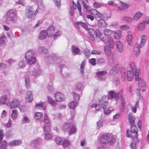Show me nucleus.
Returning <instances> with one entry per match:
<instances>
[{
  "instance_id": "obj_54",
  "label": "nucleus",
  "mask_w": 149,
  "mask_h": 149,
  "mask_svg": "<svg viewBox=\"0 0 149 149\" xmlns=\"http://www.w3.org/2000/svg\"><path fill=\"white\" fill-rule=\"evenodd\" d=\"M70 144V142L66 139H64V141H63V143H62V145H63V147H64L69 146Z\"/></svg>"
},
{
  "instance_id": "obj_49",
  "label": "nucleus",
  "mask_w": 149,
  "mask_h": 149,
  "mask_svg": "<svg viewBox=\"0 0 149 149\" xmlns=\"http://www.w3.org/2000/svg\"><path fill=\"white\" fill-rule=\"evenodd\" d=\"M86 61H83L81 63L80 65V73L81 74H83L84 73V66L86 64Z\"/></svg>"
},
{
  "instance_id": "obj_21",
  "label": "nucleus",
  "mask_w": 149,
  "mask_h": 149,
  "mask_svg": "<svg viewBox=\"0 0 149 149\" xmlns=\"http://www.w3.org/2000/svg\"><path fill=\"white\" fill-rule=\"evenodd\" d=\"M119 67L118 65L113 66L110 71V73L113 75H115L119 71Z\"/></svg>"
},
{
  "instance_id": "obj_14",
  "label": "nucleus",
  "mask_w": 149,
  "mask_h": 149,
  "mask_svg": "<svg viewBox=\"0 0 149 149\" xmlns=\"http://www.w3.org/2000/svg\"><path fill=\"white\" fill-rule=\"evenodd\" d=\"M26 60L27 61L29 64L31 65L35 63L36 61V58L34 56H25Z\"/></svg>"
},
{
  "instance_id": "obj_47",
  "label": "nucleus",
  "mask_w": 149,
  "mask_h": 149,
  "mask_svg": "<svg viewBox=\"0 0 149 149\" xmlns=\"http://www.w3.org/2000/svg\"><path fill=\"white\" fill-rule=\"evenodd\" d=\"M74 100L76 102H78L80 98V95L79 94L74 92L73 94Z\"/></svg>"
},
{
  "instance_id": "obj_8",
  "label": "nucleus",
  "mask_w": 149,
  "mask_h": 149,
  "mask_svg": "<svg viewBox=\"0 0 149 149\" xmlns=\"http://www.w3.org/2000/svg\"><path fill=\"white\" fill-rule=\"evenodd\" d=\"M139 81L138 82V85L139 86V89L142 91H145L146 89V83L143 80H142L139 77Z\"/></svg>"
},
{
  "instance_id": "obj_20",
  "label": "nucleus",
  "mask_w": 149,
  "mask_h": 149,
  "mask_svg": "<svg viewBox=\"0 0 149 149\" xmlns=\"http://www.w3.org/2000/svg\"><path fill=\"white\" fill-rule=\"evenodd\" d=\"M104 50L105 54L107 55H109L110 56L112 55L113 56L115 55V54L113 52H111V49L107 46L104 47Z\"/></svg>"
},
{
  "instance_id": "obj_43",
  "label": "nucleus",
  "mask_w": 149,
  "mask_h": 149,
  "mask_svg": "<svg viewBox=\"0 0 149 149\" xmlns=\"http://www.w3.org/2000/svg\"><path fill=\"white\" fill-rule=\"evenodd\" d=\"M77 104V103L76 102L73 101L68 104V106L70 109H74L76 107Z\"/></svg>"
},
{
  "instance_id": "obj_1",
  "label": "nucleus",
  "mask_w": 149,
  "mask_h": 149,
  "mask_svg": "<svg viewBox=\"0 0 149 149\" xmlns=\"http://www.w3.org/2000/svg\"><path fill=\"white\" fill-rule=\"evenodd\" d=\"M128 115V120L131 126L130 130H127L126 136L127 137L132 138L133 141L136 142L138 140L139 134L138 129L135 125L136 118L131 114H129Z\"/></svg>"
},
{
  "instance_id": "obj_27",
  "label": "nucleus",
  "mask_w": 149,
  "mask_h": 149,
  "mask_svg": "<svg viewBox=\"0 0 149 149\" xmlns=\"http://www.w3.org/2000/svg\"><path fill=\"white\" fill-rule=\"evenodd\" d=\"M71 123H66L63 125L62 129L64 131H67L70 127Z\"/></svg>"
},
{
  "instance_id": "obj_25",
  "label": "nucleus",
  "mask_w": 149,
  "mask_h": 149,
  "mask_svg": "<svg viewBox=\"0 0 149 149\" xmlns=\"http://www.w3.org/2000/svg\"><path fill=\"white\" fill-rule=\"evenodd\" d=\"M77 131L75 125L74 124H72L70 127L68 132V134L71 135L75 133Z\"/></svg>"
},
{
  "instance_id": "obj_60",
  "label": "nucleus",
  "mask_w": 149,
  "mask_h": 149,
  "mask_svg": "<svg viewBox=\"0 0 149 149\" xmlns=\"http://www.w3.org/2000/svg\"><path fill=\"white\" fill-rule=\"evenodd\" d=\"M108 94L111 97H115L116 96V93L113 91H111L108 92Z\"/></svg>"
},
{
  "instance_id": "obj_64",
  "label": "nucleus",
  "mask_w": 149,
  "mask_h": 149,
  "mask_svg": "<svg viewBox=\"0 0 149 149\" xmlns=\"http://www.w3.org/2000/svg\"><path fill=\"white\" fill-rule=\"evenodd\" d=\"M84 53L86 56L90 55L91 54V52L88 49L84 50Z\"/></svg>"
},
{
  "instance_id": "obj_61",
  "label": "nucleus",
  "mask_w": 149,
  "mask_h": 149,
  "mask_svg": "<svg viewBox=\"0 0 149 149\" xmlns=\"http://www.w3.org/2000/svg\"><path fill=\"white\" fill-rule=\"evenodd\" d=\"M27 13H33V8L32 6H29L27 7Z\"/></svg>"
},
{
  "instance_id": "obj_52",
  "label": "nucleus",
  "mask_w": 149,
  "mask_h": 149,
  "mask_svg": "<svg viewBox=\"0 0 149 149\" xmlns=\"http://www.w3.org/2000/svg\"><path fill=\"white\" fill-rule=\"evenodd\" d=\"M35 55V51L33 50H30L26 52L25 56H34Z\"/></svg>"
},
{
  "instance_id": "obj_45",
  "label": "nucleus",
  "mask_w": 149,
  "mask_h": 149,
  "mask_svg": "<svg viewBox=\"0 0 149 149\" xmlns=\"http://www.w3.org/2000/svg\"><path fill=\"white\" fill-rule=\"evenodd\" d=\"M71 48L72 52L74 53H78L80 51V49L74 45H72Z\"/></svg>"
},
{
  "instance_id": "obj_9",
  "label": "nucleus",
  "mask_w": 149,
  "mask_h": 149,
  "mask_svg": "<svg viewBox=\"0 0 149 149\" xmlns=\"http://www.w3.org/2000/svg\"><path fill=\"white\" fill-rule=\"evenodd\" d=\"M54 95L55 101H56L60 102L64 99V95L60 92L56 93Z\"/></svg>"
},
{
  "instance_id": "obj_41",
  "label": "nucleus",
  "mask_w": 149,
  "mask_h": 149,
  "mask_svg": "<svg viewBox=\"0 0 149 149\" xmlns=\"http://www.w3.org/2000/svg\"><path fill=\"white\" fill-rule=\"evenodd\" d=\"M41 141L40 139L34 140L32 141V144L34 147H36L39 144Z\"/></svg>"
},
{
  "instance_id": "obj_6",
  "label": "nucleus",
  "mask_w": 149,
  "mask_h": 149,
  "mask_svg": "<svg viewBox=\"0 0 149 149\" xmlns=\"http://www.w3.org/2000/svg\"><path fill=\"white\" fill-rule=\"evenodd\" d=\"M15 16V13L13 10H10L7 12L4 17L6 21H13Z\"/></svg>"
},
{
  "instance_id": "obj_19",
  "label": "nucleus",
  "mask_w": 149,
  "mask_h": 149,
  "mask_svg": "<svg viewBox=\"0 0 149 149\" xmlns=\"http://www.w3.org/2000/svg\"><path fill=\"white\" fill-rule=\"evenodd\" d=\"M116 45L117 51L119 52H122L123 51V46L122 43L120 41H118Z\"/></svg>"
},
{
  "instance_id": "obj_24",
  "label": "nucleus",
  "mask_w": 149,
  "mask_h": 149,
  "mask_svg": "<svg viewBox=\"0 0 149 149\" xmlns=\"http://www.w3.org/2000/svg\"><path fill=\"white\" fill-rule=\"evenodd\" d=\"M141 41L140 44V46L143 47L145 45L146 41V40L147 39V37L144 34L141 36Z\"/></svg>"
},
{
  "instance_id": "obj_44",
  "label": "nucleus",
  "mask_w": 149,
  "mask_h": 149,
  "mask_svg": "<svg viewBox=\"0 0 149 149\" xmlns=\"http://www.w3.org/2000/svg\"><path fill=\"white\" fill-rule=\"evenodd\" d=\"M108 97L107 96L104 95L102 97L101 99L99 100L100 103H104L108 102Z\"/></svg>"
},
{
  "instance_id": "obj_7",
  "label": "nucleus",
  "mask_w": 149,
  "mask_h": 149,
  "mask_svg": "<svg viewBox=\"0 0 149 149\" xmlns=\"http://www.w3.org/2000/svg\"><path fill=\"white\" fill-rule=\"evenodd\" d=\"M20 104V102L19 100L14 99L9 103V105L11 109H14L19 107Z\"/></svg>"
},
{
  "instance_id": "obj_3",
  "label": "nucleus",
  "mask_w": 149,
  "mask_h": 149,
  "mask_svg": "<svg viewBox=\"0 0 149 149\" xmlns=\"http://www.w3.org/2000/svg\"><path fill=\"white\" fill-rule=\"evenodd\" d=\"M89 33V38L92 40L94 41L95 40V38L94 36L95 35L96 38H99L101 36V33L100 31L98 30H95L92 29H88Z\"/></svg>"
},
{
  "instance_id": "obj_11",
  "label": "nucleus",
  "mask_w": 149,
  "mask_h": 149,
  "mask_svg": "<svg viewBox=\"0 0 149 149\" xmlns=\"http://www.w3.org/2000/svg\"><path fill=\"white\" fill-rule=\"evenodd\" d=\"M141 47L140 45L138 43H136L134 48V53L136 55H139L140 54V49L142 47Z\"/></svg>"
},
{
  "instance_id": "obj_36",
  "label": "nucleus",
  "mask_w": 149,
  "mask_h": 149,
  "mask_svg": "<svg viewBox=\"0 0 149 149\" xmlns=\"http://www.w3.org/2000/svg\"><path fill=\"white\" fill-rule=\"evenodd\" d=\"M122 92L121 91H119L116 93V96L115 97V100L116 101H117L118 99L120 100H121L122 98H124L122 95Z\"/></svg>"
},
{
  "instance_id": "obj_29",
  "label": "nucleus",
  "mask_w": 149,
  "mask_h": 149,
  "mask_svg": "<svg viewBox=\"0 0 149 149\" xmlns=\"http://www.w3.org/2000/svg\"><path fill=\"white\" fill-rule=\"evenodd\" d=\"M43 121L45 124L44 125H51V124L50 122L49 119L46 114L44 115Z\"/></svg>"
},
{
  "instance_id": "obj_16",
  "label": "nucleus",
  "mask_w": 149,
  "mask_h": 149,
  "mask_svg": "<svg viewBox=\"0 0 149 149\" xmlns=\"http://www.w3.org/2000/svg\"><path fill=\"white\" fill-rule=\"evenodd\" d=\"M46 31L47 35L52 37L55 32V28L53 26H50Z\"/></svg>"
},
{
  "instance_id": "obj_17",
  "label": "nucleus",
  "mask_w": 149,
  "mask_h": 149,
  "mask_svg": "<svg viewBox=\"0 0 149 149\" xmlns=\"http://www.w3.org/2000/svg\"><path fill=\"white\" fill-rule=\"evenodd\" d=\"M31 75L36 76L39 75L41 73V71L38 67H36V69L30 72Z\"/></svg>"
},
{
  "instance_id": "obj_62",
  "label": "nucleus",
  "mask_w": 149,
  "mask_h": 149,
  "mask_svg": "<svg viewBox=\"0 0 149 149\" xmlns=\"http://www.w3.org/2000/svg\"><path fill=\"white\" fill-rule=\"evenodd\" d=\"M123 19L127 22H132L133 20L132 18L128 17H125L123 18Z\"/></svg>"
},
{
  "instance_id": "obj_50",
  "label": "nucleus",
  "mask_w": 149,
  "mask_h": 149,
  "mask_svg": "<svg viewBox=\"0 0 149 149\" xmlns=\"http://www.w3.org/2000/svg\"><path fill=\"white\" fill-rule=\"evenodd\" d=\"M38 51L43 53H47V50L45 49L44 47H40L38 49Z\"/></svg>"
},
{
  "instance_id": "obj_4",
  "label": "nucleus",
  "mask_w": 149,
  "mask_h": 149,
  "mask_svg": "<svg viewBox=\"0 0 149 149\" xmlns=\"http://www.w3.org/2000/svg\"><path fill=\"white\" fill-rule=\"evenodd\" d=\"M130 66L131 69L132 70V71L135 72V78L136 81H139V75L141 73V70L140 68L136 69V66L135 63L132 62L130 64Z\"/></svg>"
},
{
  "instance_id": "obj_57",
  "label": "nucleus",
  "mask_w": 149,
  "mask_h": 149,
  "mask_svg": "<svg viewBox=\"0 0 149 149\" xmlns=\"http://www.w3.org/2000/svg\"><path fill=\"white\" fill-rule=\"evenodd\" d=\"M97 129H99L103 126V121L102 120H99L97 123Z\"/></svg>"
},
{
  "instance_id": "obj_13",
  "label": "nucleus",
  "mask_w": 149,
  "mask_h": 149,
  "mask_svg": "<svg viewBox=\"0 0 149 149\" xmlns=\"http://www.w3.org/2000/svg\"><path fill=\"white\" fill-rule=\"evenodd\" d=\"M33 96L31 91H29L27 92L25 97V101L26 102H31L32 100Z\"/></svg>"
},
{
  "instance_id": "obj_55",
  "label": "nucleus",
  "mask_w": 149,
  "mask_h": 149,
  "mask_svg": "<svg viewBox=\"0 0 149 149\" xmlns=\"http://www.w3.org/2000/svg\"><path fill=\"white\" fill-rule=\"evenodd\" d=\"M77 9L79 11V14L81 16L82 15V12L81 11V5L78 1H77Z\"/></svg>"
},
{
  "instance_id": "obj_23",
  "label": "nucleus",
  "mask_w": 149,
  "mask_h": 149,
  "mask_svg": "<svg viewBox=\"0 0 149 149\" xmlns=\"http://www.w3.org/2000/svg\"><path fill=\"white\" fill-rule=\"evenodd\" d=\"M129 6L128 4L121 2V5L118 7V9L120 10H124L128 8Z\"/></svg>"
},
{
  "instance_id": "obj_22",
  "label": "nucleus",
  "mask_w": 149,
  "mask_h": 149,
  "mask_svg": "<svg viewBox=\"0 0 149 149\" xmlns=\"http://www.w3.org/2000/svg\"><path fill=\"white\" fill-rule=\"evenodd\" d=\"M47 35V31L45 30H42L40 32L39 36V38L41 40L45 39Z\"/></svg>"
},
{
  "instance_id": "obj_56",
  "label": "nucleus",
  "mask_w": 149,
  "mask_h": 149,
  "mask_svg": "<svg viewBox=\"0 0 149 149\" xmlns=\"http://www.w3.org/2000/svg\"><path fill=\"white\" fill-rule=\"evenodd\" d=\"M83 4L84 8L87 11H90L91 9L90 7L84 1L83 2Z\"/></svg>"
},
{
  "instance_id": "obj_34",
  "label": "nucleus",
  "mask_w": 149,
  "mask_h": 149,
  "mask_svg": "<svg viewBox=\"0 0 149 149\" xmlns=\"http://www.w3.org/2000/svg\"><path fill=\"white\" fill-rule=\"evenodd\" d=\"M48 101L49 103L53 106L55 105L56 104V101L54 100L51 97H48Z\"/></svg>"
},
{
  "instance_id": "obj_59",
  "label": "nucleus",
  "mask_w": 149,
  "mask_h": 149,
  "mask_svg": "<svg viewBox=\"0 0 149 149\" xmlns=\"http://www.w3.org/2000/svg\"><path fill=\"white\" fill-rule=\"evenodd\" d=\"M100 51L93 50L91 51V54L93 55H99L100 54Z\"/></svg>"
},
{
  "instance_id": "obj_48",
  "label": "nucleus",
  "mask_w": 149,
  "mask_h": 149,
  "mask_svg": "<svg viewBox=\"0 0 149 149\" xmlns=\"http://www.w3.org/2000/svg\"><path fill=\"white\" fill-rule=\"evenodd\" d=\"M51 125H44L43 130L45 132H49L51 129Z\"/></svg>"
},
{
  "instance_id": "obj_31",
  "label": "nucleus",
  "mask_w": 149,
  "mask_h": 149,
  "mask_svg": "<svg viewBox=\"0 0 149 149\" xmlns=\"http://www.w3.org/2000/svg\"><path fill=\"white\" fill-rule=\"evenodd\" d=\"M6 36L2 35L0 37V45H4L6 43Z\"/></svg>"
},
{
  "instance_id": "obj_38",
  "label": "nucleus",
  "mask_w": 149,
  "mask_h": 149,
  "mask_svg": "<svg viewBox=\"0 0 149 149\" xmlns=\"http://www.w3.org/2000/svg\"><path fill=\"white\" fill-rule=\"evenodd\" d=\"M142 15V14L140 12H136L133 18L135 20L137 21Z\"/></svg>"
},
{
  "instance_id": "obj_40",
  "label": "nucleus",
  "mask_w": 149,
  "mask_h": 149,
  "mask_svg": "<svg viewBox=\"0 0 149 149\" xmlns=\"http://www.w3.org/2000/svg\"><path fill=\"white\" fill-rule=\"evenodd\" d=\"M17 110L16 109H14L12 111V113L11 114L12 118L13 119H15L17 118Z\"/></svg>"
},
{
  "instance_id": "obj_2",
  "label": "nucleus",
  "mask_w": 149,
  "mask_h": 149,
  "mask_svg": "<svg viewBox=\"0 0 149 149\" xmlns=\"http://www.w3.org/2000/svg\"><path fill=\"white\" fill-rule=\"evenodd\" d=\"M99 140L101 143L104 144L109 143L110 145H112L114 144L116 139L114 138H110L108 135L106 134L102 135Z\"/></svg>"
},
{
  "instance_id": "obj_37",
  "label": "nucleus",
  "mask_w": 149,
  "mask_h": 149,
  "mask_svg": "<svg viewBox=\"0 0 149 149\" xmlns=\"http://www.w3.org/2000/svg\"><path fill=\"white\" fill-rule=\"evenodd\" d=\"M25 81L26 87L27 88H29L30 87V82L29 78L28 76H25Z\"/></svg>"
},
{
  "instance_id": "obj_33",
  "label": "nucleus",
  "mask_w": 149,
  "mask_h": 149,
  "mask_svg": "<svg viewBox=\"0 0 149 149\" xmlns=\"http://www.w3.org/2000/svg\"><path fill=\"white\" fill-rule=\"evenodd\" d=\"M111 48H113L114 45V42L112 38L109 37L108 38L107 42Z\"/></svg>"
},
{
  "instance_id": "obj_46",
  "label": "nucleus",
  "mask_w": 149,
  "mask_h": 149,
  "mask_svg": "<svg viewBox=\"0 0 149 149\" xmlns=\"http://www.w3.org/2000/svg\"><path fill=\"white\" fill-rule=\"evenodd\" d=\"M145 22L141 23L139 24L138 26V29L139 31H142L146 27L145 24Z\"/></svg>"
},
{
  "instance_id": "obj_53",
  "label": "nucleus",
  "mask_w": 149,
  "mask_h": 149,
  "mask_svg": "<svg viewBox=\"0 0 149 149\" xmlns=\"http://www.w3.org/2000/svg\"><path fill=\"white\" fill-rule=\"evenodd\" d=\"M83 86V84L81 83H78L76 85V90L77 91H81L82 89Z\"/></svg>"
},
{
  "instance_id": "obj_15",
  "label": "nucleus",
  "mask_w": 149,
  "mask_h": 149,
  "mask_svg": "<svg viewBox=\"0 0 149 149\" xmlns=\"http://www.w3.org/2000/svg\"><path fill=\"white\" fill-rule=\"evenodd\" d=\"M75 24L77 27L79 28V26H81L85 30L88 31V29L90 28H88L87 25L84 22H76Z\"/></svg>"
},
{
  "instance_id": "obj_5",
  "label": "nucleus",
  "mask_w": 149,
  "mask_h": 149,
  "mask_svg": "<svg viewBox=\"0 0 149 149\" xmlns=\"http://www.w3.org/2000/svg\"><path fill=\"white\" fill-rule=\"evenodd\" d=\"M4 136L3 130L2 129L0 130V149H7L8 143L5 140L2 141Z\"/></svg>"
},
{
  "instance_id": "obj_42",
  "label": "nucleus",
  "mask_w": 149,
  "mask_h": 149,
  "mask_svg": "<svg viewBox=\"0 0 149 149\" xmlns=\"http://www.w3.org/2000/svg\"><path fill=\"white\" fill-rule=\"evenodd\" d=\"M55 141L58 145H62V143H63L62 139L59 137H56L55 139Z\"/></svg>"
},
{
  "instance_id": "obj_35",
  "label": "nucleus",
  "mask_w": 149,
  "mask_h": 149,
  "mask_svg": "<svg viewBox=\"0 0 149 149\" xmlns=\"http://www.w3.org/2000/svg\"><path fill=\"white\" fill-rule=\"evenodd\" d=\"M43 116V114L41 112H36L35 117L36 120L40 119Z\"/></svg>"
},
{
  "instance_id": "obj_18",
  "label": "nucleus",
  "mask_w": 149,
  "mask_h": 149,
  "mask_svg": "<svg viewBox=\"0 0 149 149\" xmlns=\"http://www.w3.org/2000/svg\"><path fill=\"white\" fill-rule=\"evenodd\" d=\"M21 143V141L19 140H13L10 141L8 143V145L10 146H16L19 145Z\"/></svg>"
},
{
  "instance_id": "obj_63",
  "label": "nucleus",
  "mask_w": 149,
  "mask_h": 149,
  "mask_svg": "<svg viewBox=\"0 0 149 149\" xmlns=\"http://www.w3.org/2000/svg\"><path fill=\"white\" fill-rule=\"evenodd\" d=\"M13 134L12 133L11 130L8 131L6 134V136L8 138L12 136Z\"/></svg>"
},
{
  "instance_id": "obj_12",
  "label": "nucleus",
  "mask_w": 149,
  "mask_h": 149,
  "mask_svg": "<svg viewBox=\"0 0 149 149\" xmlns=\"http://www.w3.org/2000/svg\"><path fill=\"white\" fill-rule=\"evenodd\" d=\"M135 76V72L131 70H129L127 74V80L128 81H130L133 80V77Z\"/></svg>"
},
{
  "instance_id": "obj_28",
  "label": "nucleus",
  "mask_w": 149,
  "mask_h": 149,
  "mask_svg": "<svg viewBox=\"0 0 149 149\" xmlns=\"http://www.w3.org/2000/svg\"><path fill=\"white\" fill-rule=\"evenodd\" d=\"M63 68L67 69V68L66 66L65 65H63L61 66H60V70L61 72V74L64 77H67L68 76L69 74L67 73L63 72Z\"/></svg>"
},
{
  "instance_id": "obj_39",
  "label": "nucleus",
  "mask_w": 149,
  "mask_h": 149,
  "mask_svg": "<svg viewBox=\"0 0 149 149\" xmlns=\"http://www.w3.org/2000/svg\"><path fill=\"white\" fill-rule=\"evenodd\" d=\"M121 34V32L120 31H118L115 32L114 34V38L116 39H119L120 38Z\"/></svg>"
},
{
  "instance_id": "obj_10",
  "label": "nucleus",
  "mask_w": 149,
  "mask_h": 149,
  "mask_svg": "<svg viewBox=\"0 0 149 149\" xmlns=\"http://www.w3.org/2000/svg\"><path fill=\"white\" fill-rule=\"evenodd\" d=\"M9 101L7 96L6 95H4L1 96L0 98V105L7 104L8 105V102Z\"/></svg>"
},
{
  "instance_id": "obj_26",
  "label": "nucleus",
  "mask_w": 149,
  "mask_h": 149,
  "mask_svg": "<svg viewBox=\"0 0 149 149\" xmlns=\"http://www.w3.org/2000/svg\"><path fill=\"white\" fill-rule=\"evenodd\" d=\"M97 24L98 26L101 28H105L106 27V24L103 19L98 20Z\"/></svg>"
},
{
  "instance_id": "obj_51",
  "label": "nucleus",
  "mask_w": 149,
  "mask_h": 149,
  "mask_svg": "<svg viewBox=\"0 0 149 149\" xmlns=\"http://www.w3.org/2000/svg\"><path fill=\"white\" fill-rule=\"evenodd\" d=\"M132 37L130 34H128L126 37V40L128 43L130 45L132 41Z\"/></svg>"
},
{
  "instance_id": "obj_30",
  "label": "nucleus",
  "mask_w": 149,
  "mask_h": 149,
  "mask_svg": "<svg viewBox=\"0 0 149 149\" xmlns=\"http://www.w3.org/2000/svg\"><path fill=\"white\" fill-rule=\"evenodd\" d=\"M113 31L108 29H105L103 30L104 35L107 36H109L113 33Z\"/></svg>"
},
{
  "instance_id": "obj_58",
  "label": "nucleus",
  "mask_w": 149,
  "mask_h": 149,
  "mask_svg": "<svg viewBox=\"0 0 149 149\" xmlns=\"http://www.w3.org/2000/svg\"><path fill=\"white\" fill-rule=\"evenodd\" d=\"M18 65L20 68H24L25 66V61L23 60H22L19 63Z\"/></svg>"
},
{
  "instance_id": "obj_32",
  "label": "nucleus",
  "mask_w": 149,
  "mask_h": 149,
  "mask_svg": "<svg viewBox=\"0 0 149 149\" xmlns=\"http://www.w3.org/2000/svg\"><path fill=\"white\" fill-rule=\"evenodd\" d=\"M36 107L45 109L46 107V105L45 102L38 103L36 104Z\"/></svg>"
}]
</instances>
